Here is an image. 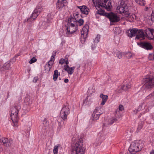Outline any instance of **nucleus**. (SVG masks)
<instances>
[{
	"instance_id": "obj_47",
	"label": "nucleus",
	"mask_w": 154,
	"mask_h": 154,
	"mask_svg": "<svg viewBox=\"0 0 154 154\" xmlns=\"http://www.w3.org/2000/svg\"><path fill=\"white\" fill-rule=\"evenodd\" d=\"M60 0V1H63V2H66V0Z\"/></svg>"
},
{
	"instance_id": "obj_31",
	"label": "nucleus",
	"mask_w": 154,
	"mask_h": 154,
	"mask_svg": "<svg viewBox=\"0 0 154 154\" xmlns=\"http://www.w3.org/2000/svg\"><path fill=\"white\" fill-rule=\"evenodd\" d=\"M116 54L119 59L121 58L122 57V53L118 51H117L116 52Z\"/></svg>"
},
{
	"instance_id": "obj_8",
	"label": "nucleus",
	"mask_w": 154,
	"mask_h": 154,
	"mask_svg": "<svg viewBox=\"0 0 154 154\" xmlns=\"http://www.w3.org/2000/svg\"><path fill=\"white\" fill-rule=\"evenodd\" d=\"M89 27L88 25H85L83 28L81 32V38L80 41L81 43H83L85 41L88 34Z\"/></svg>"
},
{
	"instance_id": "obj_14",
	"label": "nucleus",
	"mask_w": 154,
	"mask_h": 154,
	"mask_svg": "<svg viewBox=\"0 0 154 154\" xmlns=\"http://www.w3.org/2000/svg\"><path fill=\"white\" fill-rule=\"evenodd\" d=\"M69 26L67 28V30L69 33L72 34L75 32L78 29L77 24L74 25H69Z\"/></svg>"
},
{
	"instance_id": "obj_36",
	"label": "nucleus",
	"mask_w": 154,
	"mask_h": 154,
	"mask_svg": "<svg viewBox=\"0 0 154 154\" xmlns=\"http://www.w3.org/2000/svg\"><path fill=\"white\" fill-rule=\"evenodd\" d=\"M97 14H99L100 15H104V12L103 11H99L98 10L97 12Z\"/></svg>"
},
{
	"instance_id": "obj_20",
	"label": "nucleus",
	"mask_w": 154,
	"mask_h": 154,
	"mask_svg": "<svg viewBox=\"0 0 154 154\" xmlns=\"http://www.w3.org/2000/svg\"><path fill=\"white\" fill-rule=\"evenodd\" d=\"M39 14L38 13L34 11L32 15L30 16V18L27 19V21H31L35 19V18L37 17Z\"/></svg>"
},
{
	"instance_id": "obj_12",
	"label": "nucleus",
	"mask_w": 154,
	"mask_h": 154,
	"mask_svg": "<svg viewBox=\"0 0 154 154\" xmlns=\"http://www.w3.org/2000/svg\"><path fill=\"white\" fill-rule=\"evenodd\" d=\"M146 34L147 38L149 39H154V29L148 28L146 30Z\"/></svg>"
},
{
	"instance_id": "obj_1",
	"label": "nucleus",
	"mask_w": 154,
	"mask_h": 154,
	"mask_svg": "<svg viewBox=\"0 0 154 154\" xmlns=\"http://www.w3.org/2000/svg\"><path fill=\"white\" fill-rule=\"evenodd\" d=\"M95 6L99 8L100 6L104 7L108 11H110L112 5L110 0H92Z\"/></svg>"
},
{
	"instance_id": "obj_2",
	"label": "nucleus",
	"mask_w": 154,
	"mask_h": 154,
	"mask_svg": "<svg viewBox=\"0 0 154 154\" xmlns=\"http://www.w3.org/2000/svg\"><path fill=\"white\" fill-rule=\"evenodd\" d=\"M143 88L145 90L150 89L154 86V77L147 75L142 79Z\"/></svg>"
},
{
	"instance_id": "obj_39",
	"label": "nucleus",
	"mask_w": 154,
	"mask_h": 154,
	"mask_svg": "<svg viewBox=\"0 0 154 154\" xmlns=\"http://www.w3.org/2000/svg\"><path fill=\"white\" fill-rule=\"evenodd\" d=\"M151 18L152 21L154 20V13H152V14Z\"/></svg>"
},
{
	"instance_id": "obj_38",
	"label": "nucleus",
	"mask_w": 154,
	"mask_h": 154,
	"mask_svg": "<svg viewBox=\"0 0 154 154\" xmlns=\"http://www.w3.org/2000/svg\"><path fill=\"white\" fill-rule=\"evenodd\" d=\"M119 110L121 111H122L124 109V107L122 105H120L119 107Z\"/></svg>"
},
{
	"instance_id": "obj_34",
	"label": "nucleus",
	"mask_w": 154,
	"mask_h": 154,
	"mask_svg": "<svg viewBox=\"0 0 154 154\" xmlns=\"http://www.w3.org/2000/svg\"><path fill=\"white\" fill-rule=\"evenodd\" d=\"M125 54L126 57L128 58H131L132 56V54L130 52L126 53Z\"/></svg>"
},
{
	"instance_id": "obj_19",
	"label": "nucleus",
	"mask_w": 154,
	"mask_h": 154,
	"mask_svg": "<svg viewBox=\"0 0 154 154\" xmlns=\"http://www.w3.org/2000/svg\"><path fill=\"white\" fill-rule=\"evenodd\" d=\"M74 69L75 67H70L68 65H67L64 68L65 70L69 75H72L73 73Z\"/></svg>"
},
{
	"instance_id": "obj_48",
	"label": "nucleus",
	"mask_w": 154,
	"mask_h": 154,
	"mask_svg": "<svg viewBox=\"0 0 154 154\" xmlns=\"http://www.w3.org/2000/svg\"><path fill=\"white\" fill-rule=\"evenodd\" d=\"M119 29V28H116V29Z\"/></svg>"
},
{
	"instance_id": "obj_42",
	"label": "nucleus",
	"mask_w": 154,
	"mask_h": 154,
	"mask_svg": "<svg viewBox=\"0 0 154 154\" xmlns=\"http://www.w3.org/2000/svg\"><path fill=\"white\" fill-rule=\"evenodd\" d=\"M69 81V80L68 79H65L64 82L65 83H67Z\"/></svg>"
},
{
	"instance_id": "obj_27",
	"label": "nucleus",
	"mask_w": 154,
	"mask_h": 154,
	"mask_svg": "<svg viewBox=\"0 0 154 154\" xmlns=\"http://www.w3.org/2000/svg\"><path fill=\"white\" fill-rule=\"evenodd\" d=\"M59 63L61 64H63L64 63H66L67 65L69 63V62L68 61L67 59H61L59 61Z\"/></svg>"
},
{
	"instance_id": "obj_44",
	"label": "nucleus",
	"mask_w": 154,
	"mask_h": 154,
	"mask_svg": "<svg viewBox=\"0 0 154 154\" xmlns=\"http://www.w3.org/2000/svg\"><path fill=\"white\" fill-rule=\"evenodd\" d=\"M138 111L139 110H138V109H136L134 111V112H135V114H136L138 112Z\"/></svg>"
},
{
	"instance_id": "obj_33",
	"label": "nucleus",
	"mask_w": 154,
	"mask_h": 154,
	"mask_svg": "<svg viewBox=\"0 0 154 154\" xmlns=\"http://www.w3.org/2000/svg\"><path fill=\"white\" fill-rule=\"evenodd\" d=\"M37 61V59L34 57H33L29 61V63L30 64H32L33 63Z\"/></svg>"
},
{
	"instance_id": "obj_17",
	"label": "nucleus",
	"mask_w": 154,
	"mask_h": 154,
	"mask_svg": "<svg viewBox=\"0 0 154 154\" xmlns=\"http://www.w3.org/2000/svg\"><path fill=\"white\" fill-rule=\"evenodd\" d=\"M80 9L81 12L84 14H88L89 11V9L87 8L85 6L78 7Z\"/></svg>"
},
{
	"instance_id": "obj_21",
	"label": "nucleus",
	"mask_w": 154,
	"mask_h": 154,
	"mask_svg": "<svg viewBox=\"0 0 154 154\" xmlns=\"http://www.w3.org/2000/svg\"><path fill=\"white\" fill-rule=\"evenodd\" d=\"M100 97L102 99L101 104L103 105L107 101L108 99V96L107 95H104L103 94H101L100 95Z\"/></svg>"
},
{
	"instance_id": "obj_29",
	"label": "nucleus",
	"mask_w": 154,
	"mask_h": 154,
	"mask_svg": "<svg viewBox=\"0 0 154 154\" xmlns=\"http://www.w3.org/2000/svg\"><path fill=\"white\" fill-rule=\"evenodd\" d=\"M135 2L137 4L140 5L144 6L145 5V2L143 0H135Z\"/></svg>"
},
{
	"instance_id": "obj_9",
	"label": "nucleus",
	"mask_w": 154,
	"mask_h": 154,
	"mask_svg": "<svg viewBox=\"0 0 154 154\" xmlns=\"http://www.w3.org/2000/svg\"><path fill=\"white\" fill-rule=\"evenodd\" d=\"M55 55L51 56L50 60L49 61L48 63H47L45 66V71L46 73H48L51 68H52V66L54 63V57Z\"/></svg>"
},
{
	"instance_id": "obj_7",
	"label": "nucleus",
	"mask_w": 154,
	"mask_h": 154,
	"mask_svg": "<svg viewBox=\"0 0 154 154\" xmlns=\"http://www.w3.org/2000/svg\"><path fill=\"white\" fill-rule=\"evenodd\" d=\"M70 110L69 106L68 104L64 106L61 110L60 116L61 118L63 120L66 119L67 116L70 113Z\"/></svg>"
},
{
	"instance_id": "obj_32",
	"label": "nucleus",
	"mask_w": 154,
	"mask_h": 154,
	"mask_svg": "<svg viewBox=\"0 0 154 154\" xmlns=\"http://www.w3.org/2000/svg\"><path fill=\"white\" fill-rule=\"evenodd\" d=\"M148 58L150 60H154V53L149 54Z\"/></svg>"
},
{
	"instance_id": "obj_22",
	"label": "nucleus",
	"mask_w": 154,
	"mask_h": 154,
	"mask_svg": "<svg viewBox=\"0 0 154 154\" xmlns=\"http://www.w3.org/2000/svg\"><path fill=\"white\" fill-rule=\"evenodd\" d=\"M69 25H74L77 24V21L74 18H69L68 19Z\"/></svg>"
},
{
	"instance_id": "obj_11",
	"label": "nucleus",
	"mask_w": 154,
	"mask_h": 154,
	"mask_svg": "<svg viewBox=\"0 0 154 154\" xmlns=\"http://www.w3.org/2000/svg\"><path fill=\"white\" fill-rule=\"evenodd\" d=\"M107 16L112 22H116L120 20L119 18L116 14L112 13L108 14Z\"/></svg>"
},
{
	"instance_id": "obj_5",
	"label": "nucleus",
	"mask_w": 154,
	"mask_h": 154,
	"mask_svg": "<svg viewBox=\"0 0 154 154\" xmlns=\"http://www.w3.org/2000/svg\"><path fill=\"white\" fill-rule=\"evenodd\" d=\"M117 12L120 13H125L126 15L129 16V13L128 11V6L125 2L122 1L116 8Z\"/></svg>"
},
{
	"instance_id": "obj_4",
	"label": "nucleus",
	"mask_w": 154,
	"mask_h": 154,
	"mask_svg": "<svg viewBox=\"0 0 154 154\" xmlns=\"http://www.w3.org/2000/svg\"><path fill=\"white\" fill-rule=\"evenodd\" d=\"M19 110L16 107H14L11 109V117L14 124V126H17V122L18 121V114Z\"/></svg>"
},
{
	"instance_id": "obj_26",
	"label": "nucleus",
	"mask_w": 154,
	"mask_h": 154,
	"mask_svg": "<svg viewBox=\"0 0 154 154\" xmlns=\"http://www.w3.org/2000/svg\"><path fill=\"white\" fill-rule=\"evenodd\" d=\"M131 88V85L129 84H127L126 85H123L122 87V90L127 91Z\"/></svg>"
},
{
	"instance_id": "obj_37",
	"label": "nucleus",
	"mask_w": 154,
	"mask_h": 154,
	"mask_svg": "<svg viewBox=\"0 0 154 154\" xmlns=\"http://www.w3.org/2000/svg\"><path fill=\"white\" fill-rule=\"evenodd\" d=\"M154 97V93H152L150 94L147 97V99Z\"/></svg>"
},
{
	"instance_id": "obj_45",
	"label": "nucleus",
	"mask_w": 154,
	"mask_h": 154,
	"mask_svg": "<svg viewBox=\"0 0 154 154\" xmlns=\"http://www.w3.org/2000/svg\"><path fill=\"white\" fill-rule=\"evenodd\" d=\"M88 97H87V98H86V99L84 101V103H87V101H86V100H88Z\"/></svg>"
},
{
	"instance_id": "obj_13",
	"label": "nucleus",
	"mask_w": 154,
	"mask_h": 154,
	"mask_svg": "<svg viewBox=\"0 0 154 154\" xmlns=\"http://www.w3.org/2000/svg\"><path fill=\"white\" fill-rule=\"evenodd\" d=\"M66 3L62 1L58 0V1L57 3V7L60 11L64 10L65 9L66 7Z\"/></svg>"
},
{
	"instance_id": "obj_23",
	"label": "nucleus",
	"mask_w": 154,
	"mask_h": 154,
	"mask_svg": "<svg viewBox=\"0 0 154 154\" xmlns=\"http://www.w3.org/2000/svg\"><path fill=\"white\" fill-rule=\"evenodd\" d=\"M43 9L42 6L41 4H38L34 11L40 14Z\"/></svg>"
},
{
	"instance_id": "obj_49",
	"label": "nucleus",
	"mask_w": 154,
	"mask_h": 154,
	"mask_svg": "<svg viewBox=\"0 0 154 154\" xmlns=\"http://www.w3.org/2000/svg\"><path fill=\"white\" fill-rule=\"evenodd\" d=\"M94 47H95V46H94V47L93 46V47H92V49H93V48H94Z\"/></svg>"
},
{
	"instance_id": "obj_30",
	"label": "nucleus",
	"mask_w": 154,
	"mask_h": 154,
	"mask_svg": "<svg viewBox=\"0 0 154 154\" xmlns=\"http://www.w3.org/2000/svg\"><path fill=\"white\" fill-rule=\"evenodd\" d=\"M117 120V119L115 118H112L109 120L108 124L111 125Z\"/></svg>"
},
{
	"instance_id": "obj_41",
	"label": "nucleus",
	"mask_w": 154,
	"mask_h": 154,
	"mask_svg": "<svg viewBox=\"0 0 154 154\" xmlns=\"http://www.w3.org/2000/svg\"><path fill=\"white\" fill-rule=\"evenodd\" d=\"M100 36L99 35H97L95 38V41L96 40H97V42L99 41V39L100 38Z\"/></svg>"
},
{
	"instance_id": "obj_6",
	"label": "nucleus",
	"mask_w": 154,
	"mask_h": 154,
	"mask_svg": "<svg viewBox=\"0 0 154 154\" xmlns=\"http://www.w3.org/2000/svg\"><path fill=\"white\" fill-rule=\"evenodd\" d=\"M74 149L75 151V154H84L85 153V149L81 140L75 144Z\"/></svg>"
},
{
	"instance_id": "obj_40",
	"label": "nucleus",
	"mask_w": 154,
	"mask_h": 154,
	"mask_svg": "<svg viewBox=\"0 0 154 154\" xmlns=\"http://www.w3.org/2000/svg\"><path fill=\"white\" fill-rule=\"evenodd\" d=\"M142 128V125H139L138 127L137 128V130H141Z\"/></svg>"
},
{
	"instance_id": "obj_15",
	"label": "nucleus",
	"mask_w": 154,
	"mask_h": 154,
	"mask_svg": "<svg viewBox=\"0 0 154 154\" xmlns=\"http://www.w3.org/2000/svg\"><path fill=\"white\" fill-rule=\"evenodd\" d=\"M10 145V143L7 138H3L0 140V145H3L5 146H8Z\"/></svg>"
},
{
	"instance_id": "obj_35",
	"label": "nucleus",
	"mask_w": 154,
	"mask_h": 154,
	"mask_svg": "<svg viewBox=\"0 0 154 154\" xmlns=\"http://www.w3.org/2000/svg\"><path fill=\"white\" fill-rule=\"evenodd\" d=\"M78 23L80 26H81L84 23V20H83L80 19L77 22V23Z\"/></svg>"
},
{
	"instance_id": "obj_25",
	"label": "nucleus",
	"mask_w": 154,
	"mask_h": 154,
	"mask_svg": "<svg viewBox=\"0 0 154 154\" xmlns=\"http://www.w3.org/2000/svg\"><path fill=\"white\" fill-rule=\"evenodd\" d=\"M59 75V73H58L57 70H55L54 71L53 75V79L54 81L57 80V78Z\"/></svg>"
},
{
	"instance_id": "obj_46",
	"label": "nucleus",
	"mask_w": 154,
	"mask_h": 154,
	"mask_svg": "<svg viewBox=\"0 0 154 154\" xmlns=\"http://www.w3.org/2000/svg\"><path fill=\"white\" fill-rule=\"evenodd\" d=\"M150 154H154V150H152V151L150 152Z\"/></svg>"
},
{
	"instance_id": "obj_28",
	"label": "nucleus",
	"mask_w": 154,
	"mask_h": 154,
	"mask_svg": "<svg viewBox=\"0 0 154 154\" xmlns=\"http://www.w3.org/2000/svg\"><path fill=\"white\" fill-rule=\"evenodd\" d=\"M60 147V145H58L55 146H54V148L53 149V152L54 154H57L58 148Z\"/></svg>"
},
{
	"instance_id": "obj_10",
	"label": "nucleus",
	"mask_w": 154,
	"mask_h": 154,
	"mask_svg": "<svg viewBox=\"0 0 154 154\" xmlns=\"http://www.w3.org/2000/svg\"><path fill=\"white\" fill-rule=\"evenodd\" d=\"M101 108L100 107H97L94 110L92 114V119L94 120H96L98 119L100 115L102 113L101 111Z\"/></svg>"
},
{
	"instance_id": "obj_16",
	"label": "nucleus",
	"mask_w": 154,
	"mask_h": 154,
	"mask_svg": "<svg viewBox=\"0 0 154 154\" xmlns=\"http://www.w3.org/2000/svg\"><path fill=\"white\" fill-rule=\"evenodd\" d=\"M136 38L138 39L141 38L142 39H144L145 38V35L142 30H138L136 36Z\"/></svg>"
},
{
	"instance_id": "obj_24",
	"label": "nucleus",
	"mask_w": 154,
	"mask_h": 154,
	"mask_svg": "<svg viewBox=\"0 0 154 154\" xmlns=\"http://www.w3.org/2000/svg\"><path fill=\"white\" fill-rule=\"evenodd\" d=\"M144 47L147 50L151 49L152 48V46L149 43H146L144 44Z\"/></svg>"
},
{
	"instance_id": "obj_43",
	"label": "nucleus",
	"mask_w": 154,
	"mask_h": 154,
	"mask_svg": "<svg viewBox=\"0 0 154 154\" xmlns=\"http://www.w3.org/2000/svg\"><path fill=\"white\" fill-rule=\"evenodd\" d=\"M37 80V78H35L33 80V82H36Z\"/></svg>"
},
{
	"instance_id": "obj_18",
	"label": "nucleus",
	"mask_w": 154,
	"mask_h": 154,
	"mask_svg": "<svg viewBox=\"0 0 154 154\" xmlns=\"http://www.w3.org/2000/svg\"><path fill=\"white\" fill-rule=\"evenodd\" d=\"M130 33L128 35V36L130 37H132L133 36H135L137 35V32L138 29L136 28H133L132 29H130L129 30Z\"/></svg>"
},
{
	"instance_id": "obj_3",
	"label": "nucleus",
	"mask_w": 154,
	"mask_h": 154,
	"mask_svg": "<svg viewBox=\"0 0 154 154\" xmlns=\"http://www.w3.org/2000/svg\"><path fill=\"white\" fill-rule=\"evenodd\" d=\"M143 144L141 141H137L132 143L128 150L132 154H134L141 150L143 147Z\"/></svg>"
}]
</instances>
